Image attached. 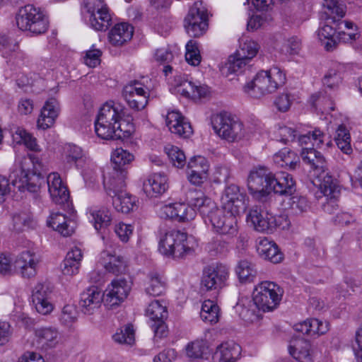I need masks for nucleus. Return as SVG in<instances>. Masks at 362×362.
<instances>
[{
    "label": "nucleus",
    "instance_id": "052dcab7",
    "mask_svg": "<svg viewBox=\"0 0 362 362\" xmlns=\"http://www.w3.org/2000/svg\"><path fill=\"white\" fill-rule=\"evenodd\" d=\"M208 23L207 16L205 12L197 7H192L185 18V23Z\"/></svg>",
    "mask_w": 362,
    "mask_h": 362
},
{
    "label": "nucleus",
    "instance_id": "9b49d317",
    "mask_svg": "<svg viewBox=\"0 0 362 362\" xmlns=\"http://www.w3.org/2000/svg\"><path fill=\"white\" fill-rule=\"evenodd\" d=\"M229 276L228 267L223 264H215L204 267L201 279L203 291H216L222 288Z\"/></svg>",
    "mask_w": 362,
    "mask_h": 362
},
{
    "label": "nucleus",
    "instance_id": "58836bf2",
    "mask_svg": "<svg viewBox=\"0 0 362 362\" xmlns=\"http://www.w3.org/2000/svg\"><path fill=\"white\" fill-rule=\"evenodd\" d=\"M89 218L93 223L95 230H99L110 224L112 217L110 211L104 207H90L88 209Z\"/></svg>",
    "mask_w": 362,
    "mask_h": 362
},
{
    "label": "nucleus",
    "instance_id": "6ab92c4d",
    "mask_svg": "<svg viewBox=\"0 0 362 362\" xmlns=\"http://www.w3.org/2000/svg\"><path fill=\"white\" fill-rule=\"evenodd\" d=\"M39 262L40 258L35 252L25 250L16 257L14 267L22 277L30 279L36 275Z\"/></svg>",
    "mask_w": 362,
    "mask_h": 362
},
{
    "label": "nucleus",
    "instance_id": "ddd939ff",
    "mask_svg": "<svg viewBox=\"0 0 362 362\" xmlns=\"http://www.w3.org/2000/svg\"><path fill=\"white\" fill-rule=\"evenodd\" d=\"M308 168L309 177L319 190H327V187L337 185V180L327 172L325 160H303Z\"/></svg>",
    "mask_w": 362,
    "mask_h": 362
},
{
    "label": "nucleus",
    "instance_id": "f704fd0d",
    "mask_svg": "<svg viewBox=\"0 0 362 362\" xmlns=\"http://www.w3.org/2000/svg\"><path fill=\"white\" fill-rule=\"evenodd\" d=\"M240 347L233 342H226L218 346L213 356L214 362H235L240 354Z\"/></svg>",
    "mask_w": 362,
    "mask_h": 362
},
{
    "label": "nucleus",
    "instance_id": "3c124183",
    "mask_svg": "<svg viewBox=\"0 0 362 362\" xmlns=\"http://www.w3.org/2000/svg\"><path fill=\"white\" fill-rule=\"evenodd\" d=\"M84 10L85 16H97L104 11L110 12L109 8L103 0H85Z\"/></svg>",
    "mask_w": 362,
    "mask_h": 362
},
{
    "label": "nucleus",
    "instance_id": "37998d69",
    "mask_svg": "<svg viewBox=\"0 0 362 362\" xmlns=\"http://www.w3.org/2000/svg\"><path fill=\"white\" fill-rule=\"evenodd\" d=\"M219 310L216 303L211 300H206L202 305L200 317L206 323L215 324L219 319Z\"/></svg>",
    "mask_w": 362,
    "mask_h": 362
},
{
    "label": "nucleus",
    "instance_id": "0eeeda50",
    "mask_svg": "<svg viewBox=\"0 0 362 362\" xmlns=\"http://www.w3.org/2000/svg\"><path fill=\"white\" fill-rule=\"evenodd\" d=\"M19 29L33 35L45 33L48 28V19L40 8L28 4L19 9L16 17Z\"/></svg>",
    "mask_w": 362,
    "mask_h": 362
},
{
    "label": "nucleus",
    "instance_id": "79ce46f5",
    "mask_svg": "<svg viewBox=\"0 0 362 362\" xmlns=\"http://www.w3.org/2000/svg\"><path fill=\"white\" fill-rule=\"evenodd\" d=\"M165 282L163 277L158 272H151L148 274L146 292L153 296H158L164 293Z\"/></svg>",
    "mask_w": 362,
    "mask_h": 362
},
{
    "label": "nucleus",
    "instance_id": "2eb2a0df",
    "mask_svg": "<svg viewBox=\"0 0 362 362\" xmlns=\"http://www.w3.org/2000/svg\"><path fill=\"white\" fill-rule=\"evenodd\" d=\"M146 315L152 322L151 327L155 335L160 338L166 336L165 320L168 317V310L165 303L158 300L152 301L146 310Z\"/></svg>",
    "mask_w": 362,
    "mask_h": 362
},
{
    "label": "nucleus",
    "instance_id": "864d4df0",
    "mask_svg": "<svg viewBox=\"0 0 362 362\" xmlns=\"http://www.w3.org/2000/svg\"><path fill=\"white\" fill-rule=\"evenodd\" d=\"M323 7L325 12L334 18L336 17L342 18L345 15L346 6L344 4L337 0H324Z\"/></svg>",
    "mask_w": 362,
    "mask_h": 362
},
{
    "label": "nucleus",
    "instance_id": "4468645a",
    "mask_svg": "<svg viewBox=\"0 0 362 362\" xmlns=\"http://www.w3.org/2000/svg\"><path fill=\"white\" fill-rule=\"evenodd\" d=\"M149 91V87L135 81L124 86L123 96L132 109L139 111L147 105Z\"/></svg>",
    "mask_w": 362,
    "mask_h": 362
},
{
    "label": "nucleus",
    "instance_id": "de8ad7c7",
    "mask_svg": "<svg viewBox=\"0 0 362 362\" xmlns=\"http://www.w3.org/2000/svg\"><path fill=\"white\" fill-rule=\"evenodd\" d=\"M112 337L117 343L130 346L134 344L135 341V332L132 325L128 324L121 327Z\"/></svg>",
    "mask_w": 362,
    "mask_h": 362
},
{
    "label": "nucleus",
    "instance_id": "b1692460",
    "mask_svg": "<svg viewBox=\"0 0 362 362\" xmlns=\"http://www.w3.org/2000/svg\"><path fill=\"white\" fill-rule=\"evenodd\" d=\"M209 163L207 160H189L186 172L189 182L200 186L207 179Z\"/></svg>",
    "mask_w": 362,
    "mask_h": 362
},
{
    "label": "nucleus",
    "instance_id": "09e8293b",
    "mask_svg": "<svg viewBox=\"0 0 362 362\" xmlns=\"http://www.w3.org/2000/svg\"><path fill=\"white\" fill-rule=\"evenodd\" d=\"M258 50L259 45L256 42L246 39L245 41L240 42V47L236 52L237 56L250 61L257 54Z\"/></svg>",
    "mask_w": 362,
    "mask_h": 362
},
{
    "label": "nucleus",
    "instance_id": "f8f14e48",
    "mask_svg": "<svg viewBox=\"0 0 362 362\" xmlns=\"http://www.w3.org/2000/svg\"><path fill=\"white\" fill-rule=\"evenodd\" d=\"M240 213H233L225 210L223 208H218L208 219L216 232L230 236H235L238 233V221L236 216Z\"/></svg>",
    "mask_w": 362,
    "mask_h": 362
},
{
    "label": "nucleus",
    "instance_id": "49530a36",
    "mask_svg": "<svg viewBox=\"0 0 362 362\" xmlns=\"http://www.w3.org/2000/svg\"><path fill=\"white\" fill-rule=\"evenodd\" d=\"M88 25L98 31L106 30L110 25L112 17L110 12L98 14L97 16H85Z\"/></svg>",
    "mask_w": 362,
    "mask_h": 362
},
{
    "label": "nucleus",
    "instance_id": "bf43d9fd",
    "mask_svg": "<svg viewBox=\"0 0 362 362\" xmlns=\"http://www.w3.org/2000/svg\"><path fill=\"white\" fill-rule=\"evenodd\" d=\"M239 315L243 320L247 323H253L259 321L261 315L259 310H256L254 308H249L245 305H239Z\"/></svg>",
    "mask_w": 362,
    "mask_h": 362
},
{
    "label": "nucleus",
    "instance_id": "cd10ccee",
    "mask_svg": "<svg viewBox=\"0 0 362 362\" xmlns=\"http://www.w3.org/2000/svg\"><path fill=\"white\" fill-rule=\"evenodd\" d=\"M175 89L177 94L192 100L201 99L207 94L206 87L197 86L192 81L187 79L178 80Z\"/></svg>",
    "mask_w": 362,
    "mask_h": 362
},
{
    "label": "nucleus",
    "instance_id": "a211bd4d",
    "mask_svg": "<svg viewBox=\"0 0 362 362\" xmlns=\"http://www.w3.org/2000/svg\"><path fill=\"white\" fill-rule=\"evenodd\" d=\"M187 201L192 208L199 212L206 224L211 215L218 209L215 202L200 190H189L187 194Z\"/></svg>",
    "mask_w": 362,
    "mask_h": 362
},
{
    "label": "nucleus",
    "instance_id": "9d476101",
    "mask_svg": "<svg viewBox=\"0 0 362 362\" xmlns=\"http://www.w3.org/2000/svg\"><path fill=\"white\" fill-rule=\"evenodd\" d=\"M247 223L262 233H272L277 226L276 216L270 211L266 203H259L252 206L247 215Z\"/></svg>",
    "mask_w": 362,
    "mask_h": 362
},
{
    "label": "nucleus",
    "instance_id": "412c9836",
    "mask_svg": "<svg viewBox=\"0 0 362 362\" xmlns=\"http://www.w3.org/2000/svg\"><path fill=\"white\" fill-rule=\"evenodd\" d=\"M47 183L50 197L55 204L59 205L68 204L69 192L59 173H49L47 177Z\"/></svg>",
    "mask_w": 362,
    "mask_h": 362
},
{
    "label": "nucleus",
    "instance_id": "1a4fd4ad",
    "mask_svg": "<svg viewBox=\"0 0 362 362\" xmlns=\"http://www.w3.org/2000/svg\"><path fill=\"white\" fill-rule=\"evenodd\" d=\"M211 124L215 132L228 141H237L245 136L243 124L230 113L221 112L214 115Z\"/></svg>",
    "mask_w": 362,
    "mask_h": 362
},
{
    "label": "nucleus",
    "instance_id": "a18cd8bd",
    "mask_svg": "<svg viewBox=\"0 0 362 362\" xmlns=\"http://www.w3.org/2000/svg\"><path fill=\"white\" fill-rule=\"evenodd\" d=\"M250 61L246 60L245 58L237 56V52L235 55L230 56L228 62L226 63L223 69V73L226 75L230 74L242 73L246 68Z\"/></svg>",
    "mask_w": 362,
    "mask_h": 362
},
{
    "label": "nucleus",
    "instance_id": "2f4dec72",
    "mask_svg": "<svg viewBox=\"0 0 362 362\" xmlns=\"http://www.w3.org/2000/svg\"><path fill=\"white\" fill-rule=\"evenodd\" d=\"M47 224L64 237L70 236L74 232L75 223L62 213L52 214Z\"/></svg>",
    "mask_w": 362,
    "mask_h": 362
},
{
    "label": "nucleus",
    "instance_id": "f257e3e1",
    "mask_svg": "<svg viewBox=\"0 0 362 362\" xmlns=\"http://www.w3.org/2000/svg\"><path fill=\"white\" fill-rule=\"evenodd\" d=\"M132 160H110L103 171V185L107 194L112 197V204L117 211L128 214L136 208V198L125 191V180L131 168Z\"/></svg>",
    "mask_w": 362,
    "mask_h": 362
},
{
    "label": "nucleus",
    "instance_id": "6e6552de",
    "mask_svg": "<svg viewBox=\"0 0 362 362\" xmlns=\"http://www.w3.org/2000/svg\"><path fill=\"white\" fill-rule=\"evenodd\" d=\"M282 289L274 282L264 281L258 284L252 293L254 305L263 312L272 311L279 304Z\"/></svg>",
    "mask_w": 362,
    "mask_h": 362
},
{
    "label": "nucleus",
    "instance_id": "423d86ee",
    "mask_svg": "<svg viewBox=\"0 0 362 362\" xmlns=\"http://www.w3.org/2000/svg\"><path fill=\"white\" fill-rule=\"evenodd\" d=\"M158 250L161 254L174 259H182L193 252L187 233L176 230H169L160 238Z\"/></svg>",
    "mask_w": 362,
    "mask_h": 362
},
{
    "label": "nucleus",
    "instance_id": "72a5a7b5",
    "mask_svg": "<svg viewBox=\"0 0 362 362\" xmlns=\"http://www.w3.org/2000/svg\"><path fill=\"white\" fill-rule=\"evenodd\" d=\"M83 254L78 247H74L69 251L62 264V273L67 276H74L78 273Z\"/></svg>",
    "mask_w": 362,
    "mask_h": 362
},
{
    "label": "nucleus",
    "instance_id": "69168bd1",
    "mask_svg": "<svg viewBox=\"0 0 362 362\" xmlns=\"http://www.w3.org/2000/svg\"><path fill=\"white\" fill-rule=\"evenodd\" d=\"M61 151V156L66 158H82L84 156L82 148L74 144H65Z\"/></svg>",
    "mask_w": 362,
    "mask_h": 362
},
{
    "label": "nucleus",
    "instance_id": "e2e57ef3",
    "mask_svg": "<svg viewBox=\"0 0 362 362\" xmlns=\"http://www.w3.org/2000/svg\"><path fill=\"white\" fill-rule=\"evenodd\" d=\"M308 335L315 336L326 333L328 330V325L318 319L308 320Z\"/></svg>",
    "mask_w": 362,
    "mask_h": 362
},
{
    "label": "nucleus",
    "instance_id": "c85d7f7f",
    "mask_svg": "<svg viewBox=\"0 0 362 362\" xmlns=\"http://www.w3.org/2000/svg\"><path fill=\"white\" fill-rule=\"evenodd\" d=\"M289 354L299 362H311L313 353L310 341L298 338L291 341L288 346Z\"/></svg>",
    "mask_w": 362,
    "mask_h": 362
},
{
    "label": "nucleus",
    "instance_id": "8fccbe9b",
    "mask_svg": "<svg viewBox=\"0 0 362 362\" xmlns=\"http://www.w3.org/2000/svg\"><path fill=\"white\" fill-rule=\"evenodd\" d=\"M310 103L315 108H319L323 112H328L334 110V104L332 99L322 93L312 95Z\"/></svg>",
    "mask_w": 362,
    "mask_h": 362
},
{
    "label": "nucleus",
    "instance_id": "c756f323",
    "mask_svg": "<svg viewBox=\"0 0 362 362\" xmlns=\"http://www.w3.org/2000/svg\"><path fill=\"white\" fill-rule=\"evenodd\" d=\"M49 292L42 284L37 285L33 292L32 301L36 310L42 315H47L53 310V305L49 301Z\"/></svg>",
    "mask_w": 362,
    "mask_h": 362
},
{
    "label": "nucleus",
    "instance_id": "7ed1b4c3",
    "mask_svg": "<svg viewBox=\"0 0 362 362\" xmlns=\"http://www.w3.org/2000/svg\"><path fill=\"white\" fill-rule=\"evenodd\" d=\"M247 187L250 193L257 199L265 197L271 192L291 195L295 191V182L289 174H283L281 178H277L266 167L259 166L250 171Z\"/></svg>",
    "mask_w": 362,
    "mask_h": 362
},
{
    "label": "nucleus",
    "instance_id": "20e7f679",
    "mask_svg": "<svg viewBox=\"0 0 362 362\" xmlns=\"http://www.w3.org/2000/svg\"><path fill=\"white\" fill-rule=\"evenodd\" d=\"M20 166L21 177L13 179L11 185L19 192H27L37 200L41 186L45 183L46 167L42 160H22Z\"/></svg>",
    "mask_w": 362,
    "mask_h": 362
},
{
    "label": "nucleus",
    "instance_id": "5fc2aeb1",
    "mask_svg": "<svg viewBox=\"0 0 362 362\" xmlns=\"http://www.w3.org/2000/svg\"><path fill=\"white\" fill-rule=\"evenodd\" d=\"M185 59L188 64L192 66H197L201 62V56L196 41L191 40L187 43Z\"/></svg>",
    "mask_w": 362,
    "mask_h": 362
},
{
    "label": "nucleus",
    "instance_id": "f3484780",
    "mask_svg": "<svg viewBox=\"0 0 362 362\" xmlns=\"http://www.w3.org/2000/svg\"><path fill=\"white\" fill-rule=\"evenodd\" d=\"M131 286V281L124 278L112 280L105 291V302L107 306L112 308L122 303L127 298Z\"/></svg>",
    "mask_w": 362,
    "mask_h": 362
},
{
    "label": "nucleus",
    "instance_id": "6e6d98bb",
    "mask_svg": "<svg viewBox=\"0 0 362 362\" xmlns=\"http://www.w3.org/2000/svg\"><path fill=\"white\" fill-rule=\"evenodd\" d=\"M290 206L295 214H302L310 209L308 199L301 196H293L291 198Z\"/></svg>",
    "mask_w": 362,
    "mask_h": 362
},
{
    "label": "nucleus",
    "instance_id": "4be33fe9",
    "mask_svg": "<svg viewBox=\"0 0 362 362\" xmlns=\"http://www.w3.org/2000/svg\"><path fill=\"white\" fill-rule=\"evenodd\" d=\"M324 134L319 129H315L313 132H308L306 134L300 135L298 137V143L302 146L300 156L302 158H322V156L320 152L313 147H308L310 143L313 146H319L323 142Z\"/></svg>",
    "mask_w": 362,
    "mask_h": 362
},
{
    "label": "nucleus",
    "instance_id": "a878e982",
    "mask_svg": "<svg viewBox=\"0 0 362 362\" xmlns=\"http://www.w3.org/2000/svg\"><path fill=\"white\" fill-rule=\"evenodd\" d=\"M104 293L97 287L90 286L81 294L79 305L85 314H93L98 309L103 300Z\"/></svg>",
    "mask_w": 362,
    "mask_h": 362
},
{
    "label": "nucleus",
    "instance_id": "dca6fc26",
    "mask_svg": "<svg viewBox=\"0 0 362 362\" xmlns=\"http://www.w3.org/2000/svg\"><path fill=\"white\" fill-rule=\"evenodd\" d=\"M222 208L233 213H243L248 205L247 195L241 192L238 185L228 186L221 197Z\"/></svg>",
    "mask_w": 362,
    "mask_h": 362
},
{
    "label": "nucleus",
    "instance_id": "a19ab883",
    "mask_svg": "<svg viewBox=\"0 0 362 362\" xmlns=\"http://www.w3.org/2000/svg\"><path fill=\"white\" fill-rule=\"evenodd\" d=\"M38 342L45 349L55 347L59 342V332L53 327H42L36 330Z\"/></svg>",
    "mask_w": 362,
    "mask_h": 362
},
{
    "label": "nucleus",
    "instance_id": "774afa93",
    "mask_svg": "<svg viewBox=\"0 0 362 362\" xmlns=\"http://www.w3.org/2000/svg\"><path fill=\"white\" fill-rule=\"evenodd\" d=\"M102 52L94 47L86 52L83 57L84 63L89 67H95L100 63Z\"/></svg>",
    "mask_w": 362,
    "mask_h": 362
},
{
    "label": "nucleus",
    "instance_id": "aec40b11",
    "mask_svg": "<svg viewBox=\"0 0 362 362\" xmlns=\"http://www.w3.org/2000/svg\"><path fill=\"white\" fill-rule=\"evenodd\" d=\"M194 209L189 203H174L163 206L160 209V216L162 218L175 219L179 222H185L193 220L196 216Z\"/></svg>",
    "mask_w": 362,
    "mask_h": 362
},
{
    "label": "nucleus",
    "instance_id": "c9c22d12",
    "mask_svg": "<svg viewBox=\"0 0 362 362\" xmlns=\"http://www.w3.org/2000/svg\"><path fill=\"white\" fill-rule=\"evenodd\" d=\"M257 250L259 256L272 263L277 264L283 259V254L276 244L267 238L259 241Z\"/></svg>",
    "mask_w": 362,
    "mask_h": 362
},
{
    "label": "nucleus",
    "instance_id": "0e129e2a",
    "mask_svg": "<svg viewBox=\"0 0 362 362\" xmlns=\"http://www.w3.org/2000/svg\"><path fill=\"white\" fill-rule=\"evenodd\" d=\"M77 318V311L73 305H66L64 306L61 315L60 321L62 324L69 326L76 321Z\"/></svg>",
    "mask_w": 362,
    "mask_h": 362
},
{
    "label": "nucleus",
    "instance_id": "e433bc0d",
    "mask_svg": "<svg viewBox=\"0 0 362 362\" xmlns=\"http://www.w3.org/2000/svg\"><path fill=\"white\" fill-rule=\"evenodd\" d=\"M323 195L322 202V210L327 214H333L338 209V198L340 194V188L339 185H332L327 187V189L320 190Z\"/></svg>",
    "mask_w": 362,
    "mask_h": 362
},
{
    "label": "nucleus",
    "instance_id": "7c9ffc66",
    "mask_svg": "<svg viewBox=\"0 0 362 362\" xmlns=\"http://www.w3.org/2000/svg\"><path fill=\"white\" fill-rule=\"evenodd\" d=\"M100 262L106 271L113 274L118 275L124 273L126 271L127 264L124 258L121 256L112 255L107 250L101 252Z\"/></svg>",
    "mask_w": 362,
    "mask_h": 362
},
{
    "label": "nucleus",
    "instance_id": "4c0bfd02",
    "mask_svg": "<svg viewBox=\"0 0 362 362\" xmlns=\"http://www.w3.org/2000/svg\"><path fill=\"white\" fill-rule=\"evenodd\" d=\"M13 141L16 144H23L30 151L40 152L41 151L37 140L30 134L28 133L23 128L13 127L11 129Z\"/></svg>",
    "mask_w": 362,
    "mask_h": 362
},
{
    "label": "nucleus",
    "instance_id": "c03bdc74",
    "mask_svg": "<svg viewBox=\"0 0 362 362\" xmlns=\"http://www.w3.org/2000/svg\"><path fill=\"white\" fill-rule=\"evenodd\" d=\"M334 139L337 146L343 153L349 155L351 152L350 134L344 124H340L337 127Z\"/></svg>",
    "mask_w": 362,
    "mask_h": 362
},
{
    "label": "nucleus",
    "instance_id": "13d9d810",
    "mask_svg": "<svg viewBox=\"0 0 362 362\" xmlns=\"http://www.w3.org/2000/svg\"><path fill=\"white\" fill-rule=\"evenodd\" d=\"M228 247V245L226 241L221 238H215L207 244L206 249L211 256H216L226 252Z\"/></svg>",
    "mask_w": 362,
    "mask_h": 362
},
{
    "label": "nucleus",
    "instance_id": "393cba45",
    "mask_svg": "<svg viewBox=\"0 0 362 362\" xmlns=\"http://www.w3.org/2000/svg\"><path fill=\"white\" fill-rule=\"evenodd\" d=\"M166 125L171 133L181 138H189L193 133L191 124L178 112L172 111L168 113Z\"/></svg>",
    "mask_w": 362,
    "mask_h": 362
},
{
    "label": "nucleus",
    "instance_id": "f03ea898",
    "mask_svg": "<svg viewBox=\"0 0 362 362\" xmlns=\"http://www.w3.org/2000/svg\"><path fill=\"white\" fill-rule=\"evenodd\" d=\"M124 107L114 101L105 103L95 121V131L103 139H122L129 137L134 130L133 124L123 119Z\"/></svg>",
    "mask_w": 362,
    "mask_h": 362
},
{
    "label": "nucleus",
    "instance_id": "ea45409f",
    "mask_svg": "<svg viewBox=\"0 0 362 362\" xmlns=\"http://www.w3.org/2000/svg\"><path fill=\"white\" fill-rule=\"evenodd\" d=\"M235 271L241 283L252 282L257 273L255 264L247 259L240 260Z\"/></svg>",
    "mask_w": 362,
    "mask_h": 362
},
{
    "label": "nucleus",
    "instance_id": "603ef678",
    "mask_svg": "<svg viewBox=\"0 0 362 362\" xmlns=\"http://www.w3.org/2000/svg\"><path fill=\"white\" fill-rule=\"evenodd\" d=\"M342 83V74L339 66L329 69L323 78V83L330 89L337 88Z\"/></svg>",
    "mask_w": 362,
    "mask_h": 362
},
{
    "label": "nucleus",
    "instance_id": "338daca9",
    "mask_svg": "<svg viewBox=\"0 0 362 362\" xmlns=\"http://www.w3.org/2000/svg\"><path fill=\"white\" fill-rule=\"evenodd\" d=\"M133 229L134 227L132 225L120 222L115 225V233L122 242L127 243L132 235Z\"/></svg>",
    "mask_w": 362,
    "mask_h": 362
},
{
    "label": "nucleus",
    "instance_id": "5701e85b",
    "mask_svg": "<svg viewBox=\"0 0 362 362\" xmlns=\"http://www.w3.org/2000/svg\"><path fill=\"white\" fill-rule=\"evenodd\" d=\"M168 189V177L164 173H152L143 182V189L150 197H159L164 194Z\"/></svg>",
    "mask_w": 362,
    "mask_h": 362
},
{
    "label": "nucleus",
    "instance_id": "4d7b16f0",
    "mask_svg": "<svg viewBox=\"0 0 362 362\" xmlns=\"http://www.w3.org/2000/svg\"><path fill=\"white\" fill-rule=\"evenodd\" d=\"M206 349L207 346L203 341H194L187 345L186 354L189 358H202Z\"/></svg>",
    "mask_w": 362,
    "mask_h": 362
},
{
    "label": "nucleus",
    "instance_id": "473e14b6",
    "mask_svg": "<svg viewBox=\"0 0 362 362\" xmlns=\"http://www.w3.org/2000/svg\"><path fill=\"white\" fill-rule=\"evenodd\" d=\"M133 33V27L129 24H116L109 33V41L114 46H121L132 39Z\"/></svg>",
    "mask_w": 362,
    "mask_h": 362
},
{
    "label": "nucleus",
    "instance_id": "39448f33",
    "mask_svg": "<svg viewBox=\"0 0 362 362\" xmlns=\"http://www.w3.org/2000/svg\"><path fill=\"white\" fill-rule=\"evenodd\" d=\"M286 74L278 66L258 72L254 79L245 83L243 91L250 97L260 98L272 94L283 86L286 82Z\"/></svg>",
    "mask_w": 362,
    "mask_h": 362
},
{
    "label": "nucleus",
    "instance_id": "bb28decb",
    "mask_svg": "<svg viewBox=\"0 0 362 362\" xmlns=\"http://www.w3.org/2000/svg\"><path fill=\"white\" fill-rule=\"evenodd\" d=\"M59 112V107L54 98L47 100L41 109L37 120L38 129H47L53 126Z\"/></svg>",
    "mask_w": 362,
    "mask_h": 362
},
{
    "label": "nucleus",
    "instance_id": "680f3d73",
    "mask_svg": "<svg viewBox=\"0 0 362 362\" xmlns=\"http://www.w3.org/2000/svg\"><path fill=\"white\" fill-rule=\"evenodd\" d=\"M293 96L288 93H282L278 95L274 103L277 110L280 112H287L293 101Z\"/></svg>",
    "mask_w": 362,
    "mask_h": 362
}]
</instances>
